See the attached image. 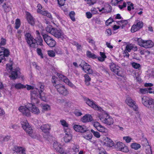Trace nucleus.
Here are the masks:
<instances>
[{
	"instance_id": "obj_1",
	"label": "nucleus",
	"mask_w": 154,
	"mask_h": 154,
	"mask_svg": "<svg viewBox=\"0 0 154 154\" xmlns=\"http://www.w3.org/2000/svg\"><path fill=\"white\" fill-rule=\"evenodd\" d=\"M39 98L44 101H45L47 100V97L45 92H40L37 88H35L32 91L31 93L32 102L34 104L39 103Z\"/></svg>"
},
{
	"instance_id": "obj_2",
	"label": "nucleus",
	"mask_w": 154,
	"mask_h": 154,
	"mask_svg": "<svg viewBox=\"0 0 154 154\" xmlns=\"http://www.w3.org/2000/svg\"><path fill=\"white\" fill-rule=\"evenodd\" d=\"M46 31L55 37L60 38L63 40L65 39L66 36L60 29L52 27L51 26H48L46 28Z\"/></svg>"
},
{
	"instance_id": "obj_3",
	"label": "nucleus",
	"mask_w": 154,
	"mask_h": 154,
	"mask_svg": "<svg viewBox=\"0 0 154 154\" xmlns=\"http://www.w3.org/2000/svg\"><path fill=\"white\" fill-rule=\"evenodd\" d=\"M22 127L29 135L32 138L39 139L38 136L33 131L32 128L26 120H25L21 123Z\"/></svg>"
},
{
	"instance_id": "obj_4",
	"label": "nucleus",
	"mask_w": 154,
	"mask_h": 154,
	"mask_svg": "<svg viewBox=\"0 0 154 154\" xmlns=\"http://www.w3.org/2000/svg\"><path fill=\"white\" fill-rule=\"evenodd\" d=\"M101 122L108 126H111L114 123L113 118L106 112L99 114L98 116Z\"/></svg>"
},
{
	"instance_id": "obj_5",
	"label": "nucleus",
	"mask_w": 154,
	"mask_h": 154,
	"mask_svg": "<svg viewBox=\"0 0 154 154\" xmlns=\"http://www.w3.org/2000/svg\"><path fill=\"white\" fill-rule=\"evenodd\" d=\"M57 78L55 76H53L52 79V82L54 83L53 85L57 89V91L60 94L66 96L69 94L68 91L65 87V86L61 84H57L56 79Z\"/></svg>"
},
{
	"instance_id": "obj_6",
	"label": "nucleus",
	"mask_w": 154,
	"mask_h": 154,
	"mask_svg": "<svg viewBox=\"0 0 154 154\" xmlns=\"http://www.w3.org/2000/svg\"><path fill=\"white\" fill-rule=\"evenodd\" d=\"M134 40L137 42L138 45L145 48H151L152 47L154 44L151 40H143L140 38H136Z\"/></svg>"
},
{
	"instance_id": "obj_7",
	"label": "nucleus",
	"mask_w": 154,
	"mask_h": 154,
	"mask_svg": "<svg viewBox=\"0 0 154 154\" xmlns=\"http://www.w3.org/2000/svg\"><path fill=\"white\" fill-rule=\"evenodd\" d=\"M25 37L27 43L29 44L31 47L33 48L36 47L37 45L36 44V41L30 33H26L25 35Z\"/></svg>"
},
{
	"instance_id": "obj_8",
	"label": "nucleus",
	"mask_w": 154,
	"mask_h": 154,
	"mask_svg": "<svg viewBox=\"0 0 154 154\" xmlns=\"http://www.w3.org/2000/svg\"><path fill=\"white\" fill-rule=\"evenodd\" d=\"M44 41L50 47H54L56 44L55 41L50 36L45 34L42 35Z\"/></svg>"
},
{
	"instance_id": "obj_9",
	"label": "nucleus",
	"mask_w": 154,
	"mask_h": 154,
	"mask_svg": "<svg viewBox=\"0 0 154 154\" xmlns=\"http://www.w3.org/2000/svg\"><path fill=\"white\" fill-rule=\"evenodd\" d=\"M6 69L8 70H9L10 72H11V75L10 77L13 79H16L18 76L19 72L18 69L12 70V65L11 64H6Z\"/></svg>"
},
{
	"instance_id": "obj_10",
	"label": "nucleus",
	"mask_w": 154,
	"mask_h": 154,
	"mask_svg": "<svg viewBox=\"0 0 154 154\" xmlns=\"http://www.w3.org/2000/svg\"><path fill=\"white\" fill-rule=\"evenodd\" d=\"M115 147L117 150L122 152H128L129 151L128 147L124 143L121 142H116Z\"/></svg>"
},
{
	"instance_id": "obj_11",
	"label": "nucleus",
	"mask_w": 154,
	"mask_h": 154,
	"mask_svg": "<svg viewBox=\"0 0 154 154\" xmlns=\"http://www.w3.org/2000/svg\"><path fill=\"white\" fill-rule=\"evenodd\" d=\"M57 75L60 80L63 81L70 87L73 89H75L76 88V86L71 82L66 76L60 73H57Z\"/></svg>"
},
{
	"instance_id": "obj_12",
	"label": "nucleus",
	"mask_w": 154,
	"mask_h": 154,
	"mask_svg": "<svg viewBox=\"0 0 154 154\" xmlns=\"http://www.w3.org/2000/svg\"><path fill=\"white\" fill-rule=\"evenodd\" d=\"M143 26V23L142 21L137 20L134 24L132 26L131 29V32L134 33L141 28Z\"/></svg>"
},
{
	"instance_id": "obj_13",
	"label": "nucleus",
	"mask_w": 154,
	"mask_h": 154,
	"mask_svg": "<svg viewBox=\"0 0 154 154\" xmlns=\"http://www.w3.org/2000/svg\"><path fill=\"white\" fill-rule=\"evenodd\" d=\"M29 106V104L26 106H21L19 108V111L22 114L27 116H29L31 115V113Z\"/></svg>"
},
{
	"instance_id": "obj_14",
	"label": "nucleus",
	"mask_w": 154,
	"mask_h": 154,
	"mask_svg": "<svg viewBox=\"0 0 154 154\" xmlns=\"http://www.w3.org/2000/svg\"><path fill=\"white\" fill-rule=\"evenodd\" d=\"M74 129L76 132L80 133H85L88 131V128L85 125H79L74 124L73 126Z\"/></svg>"
},
{
	"instance_id": "obj_15",
	"label": "nucleus",
	"mask_w": 154,
	"mask_h": 154,
	"mask_svg": "<svg viewBox=\"0 0 154 154\" xmlns=\"http://www.w3.org/2000/svg\"><path fill=\"white\" fill-rule=\"evenodd\" d=\"M85 103L89 106L96 110H100L101 109V108L97 105L93 100L88 98H85Z\"/></svg>"
},
{
	"instance_id": "obj_16",
	"label": "nucleus",
	"mask_w": 154,
	"mask_h": 154,
	"mask_svg": "<svg viewBox=\"0 0 154 154\" xmlns=\"http://www.w3.org/2000/svg\"><path fill=\"white\" fill-rule=\"evenodd\" d=\"M126 103L130 107L132 108L135 111H136L137 107L135 104V103L131 97H127L125 100Z\"/></svg>"
},
{
	"instance_id": "obj_17",
	"label": "nucleus",
	"mask_w": 154,
	"mask_h": 154,
	"mask_svg": "<svg viewBox=\"0 0 154 154\" xmlns=\"http://www.w3.org/2000/svg\"><path fill=\"white\" fill-rule=\"evenodd\" d=\"M9 51L4 47L0 48V59H4L5 57H7L9 55Z\"/></svg>"
},
{
	"instance_id": "obj_18",
	"label": "nucleus",
	"mask_w": 154,
	"mask_h": 154,
	"mask_svg": "<svg viewBox=\"0 0 154 154\" xmlns=\"http://www.w3.org/2000/svg\"><path fill=\"white\" fill-rule=\"evenodd\" d=\"M53 147L56 151L60 154H62L64 152V151L60 144L57 142L55 141L53 144Z\"/></svg>"
},
{
	"instance_id": "obj_19",
	"label": "nucleus",
	"mask_w": 154,
	"mask_h": 154,
	"mask_svg": "<svg viewBox=\"0 0 154 154\" xmlns=\"http://www.w3.org/2000/svg\"><path fill=\"white\" fill-rule=\"evenodd\" d=\"M65 134L63 137V139L65 143L69 142L72 139V135L69 130L67 129L65 131Z\"/></svg>"
},
{
	"instance_id": "obj_20",
	"label": "nucleus",
	"mask_w": 154,
	"mask_h": 154,
	"mask_svg": "<svg viewBox=\"0 0 154 154\" xmlns=\"http://www.w3.org/2000/svg\"><path fill=\"white\" fill-rule=\"evenodd\" d=\"M29 103V109H30L31 112L35 114L38 115L40 113L39 109L35 105V104Z\"/></svg>"
},
{
	"instance_id": "obj_21",
	"label": "nucleus",
	"mask_w": 154,
	"mask_h": 154,
	"mask_svg": "<svg viewBox=\"0 0 154 154\" xmlns=\"http://www.w3.org/2000/svg\"><path fill=\"white\" fill-rule=\"evenodd\" d=\"M97 8L102 13H108L111 11V7L109 4H105L104 7L101 8L97 7Z\"/></svg>"
},
{
	"instance_id": "obj_22",
	"label": "nucleus",
	"mask_w": 154,
	"mask_h": 154,
	"mask_svg": "<svg viewBox=\"0 0 154 154\" xmlns=\"http://www.w3.org/2000/svg\"><path fill=\"white\" fill-rule=\"evenodd\" d=\"M93 120L91 115L90 114H87L85 115L81 119V121L83 123H87L91 122Z\"/></svg>"
},
{
	"instance_id": "obj_23",
	"label": "nucleus",
	"mask_w": 154,
	"mask_h": 154,
	"mask_svg": "<svg viewBox=\"0 0 154 154\" xmlns=\"http://www.w3.org/2000/svg\"><path fill=\"white\" fill-rule=\"evenodd\" d=\"M110 68L112 71L118 75H119V72L120 71L119 67L113 63H112L110 64Z\"/></svg>"
},
{
	"instance_id": "obj_24",
	"label": "nucleus",
	"mask_w": 154,
	"mask_h": 154,
	"mask_svg": "<svg viewBox=\"0 0 154 154\" xmlns=\"http://www.w3.org/2000/svg\"><path fill=\"white\" fill-rule=\"evenodd\" d=\"M103 143L104 145L109 147H111L114 145L113 142L108 137L103 138Z\"/></svg>"
},
{
	"instance_id": "obj_25",
	"label": "nucleus",
	"mask_w": 154,
	"mask_h": 154,
	"mask_svg": "<svg viewBox=\"0 0 154 154\" xmlns=\"http://www.w3.org/2000/svg\"><path fill=\"white\" fill-rule=\"evenodd\" d=\"M26 19L28 23L32 25H33L35 24V20L31 14L27 12H26Z\"/></svg>"
},
{
	"instance_id": "obj_26",
	"label": "nucleus",
	"mask_w": 154,
	"mask_h": 154,
	"mask_svg": "<svg viewBox=\"0 0 154 154\" xmlns=\"http://www.w3.org/2000/svg\"><path fill=\"white\" fill-rule=\"evenodd\" d=\"M51 127V125L49 124H45L42 125L40 127V128L44 133H47L50 130Z\"/></svg>"
},
{
	"instance_id": "obj_27",
	"label": "nucleus",
	"mask_w": 154,
	"mask_h": 154,
	"mask_svg": "<svg viewBox=\"0 0 154 154\" xmlns=\"http://www.w3.org/2000/svg\"><path fill=\"white\" fill-rule=\"evenodd\" d=\"M41 106L42 109V111L43 112L45 111H50L51 109L50 106L47 104H42Z\"/></svg>"
},
{
	"instance_id": "obj_28",
	"label": "nucleus",
	"mask_w": 154,
	"mask_h": 154,
	"mask_svg": "<svg viewBox=\"0 0 154 154\" xmlns=\"http://www.w3.org/2000/svg\"><path fill=\"white\" fill-rule=\"evenodd\" d=\"M80 66L82 68V69L85 72L91 66L85 61L82 60L81 62Z\"/></svg>"
},
{
	"instance_id": "obj_29",
	"label": "nucleus",
	"mask_w": 154,
	"mask_h": 154,
	"mask_svg": "<svg viewBox=\"0 0 154 154\" xmlns=\"http://www.w3.org/2000/svg\"><path fill=\"white\" fill-rule=\"evenodd\" d=\"M5 12L9 11L11 9V8L8 4V3L5 2L1 4Z\"/></svg>"
},
{
	"instance_id": "obj_30",
	"label": "nucleus",
	"mask_w": 154,
	"mask_h": 154,
	"mask_svg": "<svg viewBox=\"0 0 154 154\" xmlns=\"http://www.w3.org/2000/svg\"><path fill=\"white\" fill-rule=\"evenodd\" d=\"M149 98L145 96H144L142 98V103L143 105L149 108Z\"/></svg>"
},
{
	"instance_id": "obj_31",
	"label": "nucleus",
	"mask_w": 154,
	"mask_h": 154,
	"mask_svg": "<svg viewBox=\"0 0 154 154\" xmlns=\"http://www.w3.org/2000/svg\"><path fill=\"white\" fill-rule=\"evenodd\" d=\"M130 146L132 149L137 150L141 147V145L138 143H133L131 144Z\"/></svg>"
},
{
	"instance_id": "obj_32",
	"label": "nucleus",
	"mask_w": 154,
	"mask_h": 154,
	"mask_svg": "<svg viewBox=\"0 0 154 154\" xmlns=\"http://www.w3.org/2000/svg\"><path fill=\"white\" fill-rule=\"evenodd\" d=\"M118 24L120 26L122 29L124 28L127 24L128 22L127 20H122L117 22Z\"/></svg>"
},
{
	"instance_id": "obj_33",
	"label": "nucleus",
	"mask_w": 154,
	"mask_h": 154,
	"mask_svg": "<svg viewBox=\"0 0 154 154\" xmlns=\"http://www.w3.org/2000/svg\"><path fill=\"white\" fill-rule=\"evenodd\" d=\"M85 72L89 74H92L93 75H97V73L95 71L93 70L90 66L87 69V70L85 71Z\"/></svg>"
},
{
	"instance_id": "obj_34",
	"label": "nucleus",
	"mask_w": 154,
	"mask_h": 154,
	"mask_svg": "<svg viewBox=\"0 0 154 154\" xmlns=\"http://www.w3.org/2000/svg\"><path fill=\"white\" fill-rule=\"evenodd\" d=\"M83 134V137L85 139L88 140H90L92 137V135L90 132L84 133Z\"/></svg>"
},
{
	"instance_id": "obj_35",
	"label": "nucleus",
	"mask_w": 154,
	"mask_h": 154,
	"mask_svg": "<svg viewBox=\"0 0 154 154\" xmlns=\"http://www.w3.org/2000/svg\"><path fill=\"white\" fill-rule=\"evenodd\" d=\"M100 56L99 57H97V58L99 61L100 62H103L105 60V59L106 58V56L103 52H100Z\"/></svg>"
},
{
	"instance_id": "obj_36",
	"label": "nucleus",
	"mask_w": 154,
	"mask_h": 154,
	"mask_svg": "<svg viewBox=\"0 0 154 154\" xmlns=\"http://www.w3.org/2000/svg\"><path fill=\"white\" fill-rule=\"evenodd\" d=\"M86 56L88 58L93 59H97V56L96 54L89 51H87Z\"/></svg>"
},
{
	"instance_id": "obj_37",
	"label": "nucleus",
	"mask_w": 154,
	"mask_h": 154,
	"mask_svg": "<svg viewBox=\"0 0 154 154\" xmlns=\"http://www.w3.org/2000/svg\"><path fill=\"white\" fill-rule=\"evenodd\" d=\"M97 130L103 133H106L108 132V129L104 126L101 125L100 126L97 128Z\"/></svg>"
},
{
	"instance_id": "obj_38",
	"label": "nucleus",
	"mask_w": 154,
	"mask_h": 154,
	"mask_svg": "<svg viewBox=\"0 0 154 154\" xmlns=\"http://www.w3.org/2000/svg\"><path fill=\"white\" fill-rule=\"evenodd\" d=\"M14 86L16 89H20L26 88V85H24L20 83L14 84Z\"/></svg>"
},
{
	"instance_id": "obj_39",
	"label": "nucleus",
	"mask_w": 154,
	"mask_h": 154,
	"mask_svg": "<svg viewBox=\"0 0 154 154\" xmlns=\"http://www.w3.org/2000/svg\"><path fill=\"white\" fill-rule=\"evenodd\" d=\"M152 88H140L139 89V93L142 94H145L148 93V90H151Z\"/></svg>"
},
{
	"instance_id": "obj_40",
	"label": "nucleus",
	"mask_w": 154,
	"mask_h": 154,
	"mask_svg": "<svg viewBox=\"0 0 154 154\" xmlns=\"http://www.w3.org/2000/svg\"><path fill=\"white\" fill-rule=\"evenodd\" d=\"M60 123L63 128H68L69 125L64 119H61L60 121Z\"/></svg>"
},
{
	"instance_id": "obj_41",
	"label": "nucleus",
	"mask_w": 154,
	"mask_h": 154,
	"mask_svg": "<svg viewBox=\"0 0 154 154\" xmlns=\"http://www.w3.org/2000/svg\"><path fill=\"white\" fill-rule=\"evenodd\" d=\"M123 1V0H112L111 3L113 5L116 6L120 4Z\"/></svg>"
},
{
	"instance_id": "obj_42",
	"label": "nucleus",
	"mask_w": 154,
	"mask_h": 154,
	"mask_svg": "<svg viewBox=\"0 0 154 154\" xmlns=\"http://www.w3.org/2000/svg\"><path fill=\"white\" fill-rule=\"evenodd\" d=\"M133 48V45L132 44H128L126 45L125 49V51L130 52Z\"/></svg>"
},
{
	"instance_id": "obj_43",
	"label": "nucleus",
	"mask_w": 154,
	"mask_h": 154,
	"mask_svg": "<svg viewBox=\"0 0 154 154\" xmlns=\"http://www.w3.org/2000/svg\"><path fill=\"white\" fill-rule=\"evenodd\" d=\"M91 132L93 133L94 136L97 138H99L100 137V135L99 132L97 131H95L93 129L91 130Z\"/></svg>"
},
{
	"instance_id": "obj_44",
	"label": "nucleus",
	"mask_w": 154,
	"mask_h": 154,
	"mask_svg": "<svg viewBox=\"0 0 154 154\" xmlns=\"http://www.w3.org/2000/svg\"><path fill=\"white\" fill-rule=\"evenodd\" d=\"M146 154H152L151 147L148 145L146 146Z\"/></svg>"
},
{
	"instance_id": "obj_45",
	"label": "nucleus",
	"mask_w": 154,
	"mask_h": 154,
	"mask_svg": "<svg viewBox=\"0 0 154 154\" xmlns=\"http://www.w3.org/2000/svg\"><path fill=\"white\" fill-rule=\"evenodd\" d=\"M40 14H41L42 15L46 16L47 17L50 18H51L52 17L51 14L50 13H48L47 11H42L40 13Z\"/></svg>"
},
{
	"instance_id": "obj_46",
	"label": "nucleus",
	"mask_w": 154,
	"mask_h": 154,
	"mask_svg": "<svg viewBox=\"0 0 154 154\" xmlns=\"http://www.w3.org/2000/svg\"><path fill=\"white\" fill-rule=\"evenodd\" d=\"M40 14H41L42 15L46 16L47 17L50 18H51L52 17L51 14L50 13H48L47 11H42L40 13Z\"/></svg>"
},
{
	"instance_id": "obj_47",
	"label": "nucleus",
	"mask_w": 154,
	"mask_h": 154,
	"mask_svg": "<svg viewBox=\"0 0 154 154\" xmlns=\"http://www.w3.org/2000/svg\"><path fill=\"white\" fill-rule=\"evenodd\" d=\"M128 5V11H130L131 9H134V4L131 2H127Z\"/></svg>"
},
{
	"instance_id": "obj_48",
	"label": "nucleus",
	"mask_w": 154,
	"mask_h": 154,
	"mask_svg": "<svg viewBox=\"0 0 154 154\" xmlns=\"http://www.w3.org/2000/svg\"><path fill=\"white\" fill-rule=\"evenodd\" d=\"M123 139L127 143H129L132 140V138L129 136H125L123 137Z\"/></svg>"
},
{
	"instance_id": "obj_49",
	"label": "nucleus",
	"mask_w": 154,
	"mask_h": 154,
	"mask_svg": "<svg viewBox=\"0 0 154 154\" xmlns=\"http://www.w3.org/2000/svg\"><path fill=\"white\" fill-rule=\"evenodd\" d=\"M75 14L74 11H71L69 14V16L71 20L73 21H75Z\"/></svg>"
},
{
	"instance_id": "obj_50",
	"label": "nucleus",
	"mask_w": 154,
	"mask_h": 154,
	"mask_svg": "<svg viewBox=\"0 0 154 154\" xmlns=\"http://www.w3.org/2000/svg\"><path fill=\"white\" fill-rule=\"evenodd\" d=\"M37 42H36V43H38L39 45L41 46L42 45L43 40L41 37H38L37 38Z\"/></svg>"
},
{
	"instance_id": "obj_51",
	"label": "nucleus",
	"mask_w": 154,
	"mask_h": 154,
	"mask_svg": "<svg viewBox=\"0 0 154 154\" xmlns=\"http://www.w3.org/2000/svg\"><path fill=\"white\" fill-rule=\"evenodd\" d=\"M48 56L51 57H54L55 55V52L53 50H50L47 51Z\"/></svg>"
},
{
	"instance_id": "obj_52",
	"label": "nucleus",
	"mask_w": 154,
	"mask_h": 154,
	"mask_svg": "<svg viewBox=\"0 0 154 154\" xmlns=\"http://www.w3.org/2000/svg\"><path fill=\"white\" fill-rule=\"evenodd\" d=\"M92 124L93 126L97 129V128H99L101 125L99 122L97 121L94 122L92 123Z\"/></svg>"
},
{
	"instance_id": "obj_53",
	"label": "nucleus",
	"mask_w": 154,
	"mask_h": 154,
	"mask_svg": "<svg viewBox=\"0 0 154 154\" xmlns=\"http://www.w3.org/2000/svg\"><path fill=\"white\" fill-rule=\"evenodd\" d=\"M36 51L38 55L40 56L41 58H43L42 50L40 48H37L36 49Z\"/></svg>"
},
{
	"instance_id": "obj_54",
	"label": "nucleus",
	"mask_w": 154,
	"mask_h": 154,
	"mask_svg": "<svg viewBox=\"0 0 154 154\" xmlns=\"http://www.w3.org/2000/svg\"><path fill=\"white\" fill-rule=\"evenodd\" d=\"M38 88H39L40 89V92H43L44 90V85L42 83H40L38 84Z\"/></svg>"
},
{
	"instance_id": "obj_55",
	"label": "nucleus",
	"mask_w": 154,
	"mask_h": 154,
	"mask_svg": "<svg viewBox=\"0 0 154 154\" xmlns=\"http://www.w3.org/2000/svg\"><path fill=\"white\" fill-rule=\"evenodd\" d=\"M20 26V21L19 19H17L15 23V28L18 29Z\"/></svg>"
},
{
	"instance_id": "obj_56",
	"label": "nucleus",
	"mask_w": 154,
	"mask_h": 154,
	"mask_svg": "<svg viewBox=\"0 0 154 154\" xmlns=\"http://www.w3.org/2000/svg\"><path fill=\"white\" fill-rule=\"evenodd\" d=\"M132 66L135 69H139L140 66V65L136 63H132Z\"/></svg>"
},
{
	"instance_id": "obj_57",
	"label": "nucleus",
	"mask_w": 154,
	"mask_h": 154,
	"mask_svg": "<svg viewBox=\"0 0 154 154\" xmlns=\"http://www.w3.org/2000/svg\"><path fill=\"white\" fill-rule=\"evenodd\" d=\"M74 114L76 116H81L82 115L81 112L79 110H76L74 112Z\"/></svg>"
},
{
	"instance_id": "obj_58",
	"label": "nucleus",
	"mask_w": 154,
	"mask_h": 154,
	"mask_svg": "<svg viewBox=\"0 0 154 154\" xmlns=\"http://www.w3.org/2000/svg\"><path fill=\"white\" fill-rule=\"evenodd\" d=\"M105 34L107 36H109L112 34V31L110 29H106L105 31Z\"/></svg>"
},
{
	"instance_id": "obj_59",
	"label": "nucleus",
	"mask_w": 154,
	"mask_h": 154,
	"mask_svg": "<svg viewBox=\"0 0 154 154\" xmlns=\"http://www.w3.org/2000/svg\"><path fill=\"white\" fill-rule=\"evenodd\" d=\"M37 12L38 13H40L42 11V10H41L42 8V5L40 4H38L37 6Z\"/></svg>"
},
{
	"instance_id": "obj_60",
	"label": "nucleus",
	"mask_w": 154,
	"mask_h": 154,
	"mask_svg": "<svg viewBox=\"0 0 154 154\" xmlns=\"http://www.w3.org/2000/svg\"><path fill=\"white\" fill-rule=\"evenodd\" d=\"M79 147L77 145H74L73 148L72 149L74 152L75 153H77L79 152Z\"/></svg>"
},
{
	"instance_id": "obj_61",
	"label": "nucleus",
	"mask_w": 154,
	"mask_h": 154,
	"mask_svg": "<svg viewBox=\"0 0 154 154\" xmlns=\"http://www.w3.org/2000/svg\"><path fill=\"white\" fill-rule=\"evenodd\" d=\"M113 22L112 19V18H109L106 22V26H109Z\"/></svg>"
},
{
	"instance_id": "obj_62",
	"label": "nucleus",
	"mask_w": 154,
	"mask_h": 154,
	"mask_svg": "<svg viewBox=\"0 0 154 154\" xmlns=\"http://www.w3.org/2000/svg\"><path fill=\"white\" fill-rule=\"evenodd\" d=\"M65 0H57L58 3L60 6H62L64 4Z\"/></svg>"
},
{
	"instance_id": "obj_63",
	"label": "nucleus",
	"mask_w": 154,
	"mask_h": 154,
	"mask_svg": "<svg viewBox=\"0 0 154 154\" xmlns=\"http://www.w3.org/2000/svg\"><path fill=\"white\" fill-rule=\"evenodd\" d=\"M18 128V126L17 125L11 124L10 125L9 128L11 129H16Z\"/></svg>"
},
{
	"instance_id": "obj_64",
	"label": "nucleus",
	"mask_w": 154,
	"mask_h": 154,
	"mask_svg": "<svg viewBox=\"0 0 154 154\" xmlns=\"http://www.w3.org/2000/svg\"><path fill=\"white\" fill-rule=\"evenodd\" d=\"M91 11L93 14H96L97 13V8H92L91 9Z\"/></svg>"
}]
</instances>
